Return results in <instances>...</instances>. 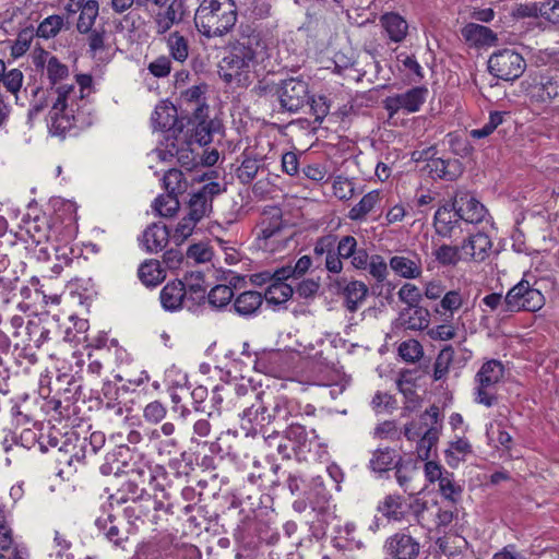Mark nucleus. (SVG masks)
Wrapping results in <instances>:
<instances>
[{
	"label": "nucleus",
	"mask_w": 559,
	"mask_h": 559,
	"mask_svg": "<svg viewBox=\"0 0 559 559\" xmlns=\"http://www.w3.org/2000/svg\"><path fill=\"white\" fill-rule=\"evenodd\" d=\"M269 57L265 39L260 33L252 32L230 45L227 55L218 64L219 78L227 84L248 86L251 83V74Z\"/></svg>",
	"instance_id": "obj_1"
},
{
	"label": "nucleus",
	"mask_w": 559,
	"mask_h": 559,
	"mask_svg": "<svg viewBox=\"0 0 559 559\" xmlns=\"http://www.w3.org/2000/svg\"><path fill=\"white\" fill-rule=\"evenodd\" d=\"M237 7L231 0H203L194 14L197 29L205 37H221L237 22Z\"/></svg>",
	"instance_id": "obj_2"
},
{
	"label": "nucleus",
	"mask_w": 559,
	"mask_h": 559,
	"mask_svg": "<svg viewBox=\"0 0 559 559\" xmlns=\"http://www.w3.org/2000/svg\"><path fill=\"white\" fill-rule=\"evenodd\" d=\"M57 98L49 111V130L53 135H63L73 127L79 110L80 93L74 84H62L56 88Z\"/></svg>",
	"instance_id": "obj_3"
},
{
	"label": "nucleus",
	"mask_w": 559,
	"mask_h": 559,
	"mask_svg": "<svg viewBox=\"0 0 559 559\" xmlns=\"http://www.w3.org/2000/svg\"><path fill=\"white\" fill-rule=\"evenodd\" d=\"M503 377L504 366L500 360L490 359L484 362L475 376V402L487 407L492 406L497 401L493 390Z\"/></svg>",
	"instance_id": "obj_4"
},
{
	"label": "nucleus",
	"mask_w": 559,
	"mask_h": 559,
	"mask_svg": "<svg viewBox=\"0 0 559 559\" xmlns=\"http://www.w3.org/2000/svg\"><path fill=\"white\" fill-rule=\"evenodd\" d=\"M545 305V297L528 281L522 280L504 296L503 313L531 311L535 312Z\"/></svg>",
	"instance_id": "obj_5"
},
{
	"label": "nucleus",
	"mask_w": 559,
	"mask_h": 559,
	"mask_svg": "<svg viewBox=\"0 0 559 559\" xmlns=\"http://www.w3.org/2000/svg\"><path fill=\"white\" fill-rule=\"evenodd\" d=\"M148 5L165 10L154 16L157 35L166 34L174 25L181 23L189 14L187 0H139V8Z\"/></svg>",
	"instance_id": "obj_6"
},
{
	"label": "nucleus",
	"mask_w": 559,
	"mask_h": 559,
	"mask_svg": "<svg viewBox=\"0 0 559 559\" xmlns=\"http://www.w3.org/2000/svg\"><path fill=\"white\" fill-rule=\"evenodd\" d=\"M255 402L245 408L241 415V427L247 430H254V426L263 427L276 419L286 420L287 408L283 400L276 399L269 407L263 404L258 395Z\"/></svg>",
	"instance_id": "obj_7"
},
{
	"label": "nucleus",
	"mask_w": 559,
	"mask_h": 559,
	"mask_svg": "<svg viewBox=\"0 0 559 559\" xmlns=\"http://www.w3.org/2000/svg\"><path fill=\"white\" fill-rule=\"evenodd\" d=\"M526 62L521 53L513 49H501L493 52L488 60L489 72L504 81H514L525 71Z\"/></svg>",
	"instance_id": "obj_8"
},
{
	"label": "nucleus",
	"mask_w": 559,
	"mask_h": 559,
	"mask_svg": "<svg viewBox=\"0 0 559 559\" xmlns=\"http://www.w3.org/2000/svg\"><path fill=\"white\" fill-rule=\"evenodd\" d=\"M427 510V501L415 498L407 501L400 495H388L382 502L378 506V511L389 521L400 522L409 513H413L416 521L419 523L420 516Z\"/></svg>",
	"instance_id": "obj_9"
},
{
	"label": "nucleus",
	"mask_w": 559,
	"mask_h": 559,
	"mask_svg": "<svg viewBox=\"0 0 559 559\" xmlns=\"http://www.w3.org/2000/svg\"><path fill=\"white\" fill-rule=\"evenodd\" d=\"M280 106L288 112H297L309 104L308 83L298 78L282 80L276 88Z\"/></svg>",
	"instance_id": "obj_10"
},
{
	"label": "nucleus",
	"mask_w": 559,
	"mask_h": 559,
	"mask_svg": "<svg viewBox=\"0 0 559 559\" xmlns=\"http://www.w3.org/2000/svg\"><path fill=\"white\" fill-rule=\"evenodd\" d=\"M428 96V88L425 86L412 87L405 93L388 96L383 100V107L393 117L397 111L416 112L420 109Z\"/></svg>",
	"instance_id": "obj_11"
},
{
	"label": "nucleus",
	"mask_w": 559,
	"mask_h": 559,
	"mask_svg": "<svg viewBox=\"0 0 559 559\" xmlns=\"http://www.w3.org/2000/svg\"><path fill=\"white\" fill-rule=\"evenodd\" d=\"M452 210L456 217L469 224L483 222L488 214L487 209L474 195L464 192L455 197Z\"/></svg>",
	"instance_id": "obj_12"
},
{
	"label": "nucleus",
	"mask_w": 559,
	"mask_h": 559,
	"mask_svg": "<svg viewBox=\"0 0 559 559\" xmlns=\"http://www.w3.org/2000/svg\"><path fill=\"white\" fill-rule=\"evenodd\" d=\"M389 266L397 276L406 280H416L423 274L421 257L413 250H404L392 255Z\"/></svg>",
	"instance_id": "obj_13"
},
{
	"label": "nucleus",
	"mask_w": 559,
	"mask_h": 559,
	"mask_svg": "<svg viewBox=\"0 0 559 559\" xmlns=\"http://www.w3.org/2000/svg\"><path fill=\"white\" fill-rule=\"evenodd\" d=\"M207 106H199L189 119V124L193 127V139L201 146H205L213 141V135L219 132V122L207 120Z\"/></svg>",
	"instance_id": "obj_14"
},
{
	"label": "nucleus",
	"mask_w": 559,
	"mask_h": 559,
	"mask_svg": "<svg viewBox=\"0 0 559 559\" xmlns=\"http://www.w3.org/2000/svg\"><path fill=\"white\" fill-rule=\"evenodd\" d=\"M285 442L288 444L289 459L295 456L298 461H306L313 440L308 437L304 426L292 424L285 430Z\"/></svg>",
	"instance_id": "obj_15"
},
{
	"label": "nucleus",
	"mask_w": 559,
	"mask_h": 559,
	"mask_svg": "<svg viewBox=\"0 0 559 559\" xmlns=\"http://www.w3.org/2000/svg\"><path fill=\"white\" fill-rule=\"evenodd\" d=\"M385 548L393 559H416L419 555V543L404 533L391 536L386 540Z\"/></svg>",
	"instance_id": "obj_16"
},
{
	"label": "nucleus",
	"mask_w": 559,
	"mask_h": 559,
	"mask_svg": "<svg viewBox=\"0 0 559 559\" xmlns=\"http://www.w3.org/2000/svg\"><path fill=\"white\" fill-rule=\"evenodd\" d=\"M162 307L167 311H177L185 307L187 299L186 284L180 280L168 282L159 294Z\"/></svg>",
	"instance_id": "obj_17"
},
{
	"label": "nucleus",
	"mask_w": 559,
	"mask_h": 559,
	"mask_svg": "<svg viewBox=\"0 0 559 559\" xmlns=\"http://www.w3.org/2000/svg\"><path fill=\"white\" fill-rule=\"evenodd\" d=\"M335 235H325L317 239L313 253L317 258L325 255V267L329 272L338 274L343 270V262L335 255Z\"/></svg>",
	"instance_id": "obj_18"
},
{
	"label": "nucleus",
	"mask_w": 559,
	"mask_h": 559,
	"mask_svg": "<svg viewBox=\"0 0 559 559\" xmlns=\"http://www.w3.org/2000/svg\"><path fill=\"white\" fill-rule=\"evenodd\" d=\"M399 320L406 330L420 331L428 328L430 312L427 308L419 306L405 307L401 310Z\"/></svg>",
	"instance_id": "obj_19"
},
{
	"label": "nucleus",
	"mask_w": 559,
	"mask_h": 559,
	"mask_svg": "<svg viewBox=\"0 0 559 559\" xmlns=\"http://www.w3.org/2000/svg\"><path fill=\"white\" fill-rule=\"evenodd\" d=\"M461 35L475 47L492 46L497 41V35L489 27L476 23L466 24L461 29Z\"/></svg>",
	"instance_id": "obj_20"
},
{
	"label": "nucleus",
	"mask_w": 559,
	"mask_h": 559,
	"mask_svg": "<svg viewBox=\"0 0 559 559\" xmlns=\"http://www.w3.org/2000/svg\"><path fill=\"white\" fill-rule=\"evenodd\" d=\"M169 239V231L166 225L153 223L142 235V245L147 252H158L166 247Z\"/></svg>",
	"instance_id": "obj_21"
},
{
	"label": "nucleus",
	"mask_w": 559,
	"mask_h": 559,
	"mask_svg": "<svg viewBox=\"0 0 559 559\" xmlns=\"http://www.w3.org/2000/svg\"><path fill=\"white\" fill-rule=\"evenodd\" d=\"M491 246L492 243L488 235L477 233L468 237V239L461 245V250L464 257H469L475 261H484Z\"/></svg>",
	"instance_id": "obj_22"
},
{
	"label": "nucleus",
	"mask_w": 559,
	"mask_h": 559,
	"mask_svg": "<svg viewBox=\"0 0 559 559\" xmlns=\"http://www.w3.org/2000/svg\"><path fill=\"white\" fill-rule=\"evenodd\" d=\"M427 168L433 178L448 181L455 180L461 176L463 168L457 159L432 158L428 162Z\"/></svg>",
	"instance_id": "obj_23"
},
{
	"label": "nucleus",
	"mask_w": 559,
	"mask_h": 559,
	"mask_svg": "<svg viewBox=\"0 0 559 559\" xmlns=\"http://www.w3.org/2000/svg\"><path fill=\"white\" fill-rule=\"evenodd\" d=\"M263 302L262 294L255 290H248L235 297L231 309L240 317L254 316Z\"/></svg>",
	"instance_id": "obj_24"
},
{
	"label": "nucleus",
	"mask_w": 559,
	"mask_h": 559,
	"mask_svg": "<svg viewBox=\"0 0 559 559\" xmlns=\"http://www.w3.org/2000/svg\"><path fill=\"white\" fill-rule=\"evenodd\" d=\"M50 330L45 325L40 318L28 320L25 326L22 343L25 346L34 345L40 348L49 340Z\"/></svg>",
	"instance_id": "obj_25"
},
{
	"label": "nucleus",
	"mask_w": 559,
	"mask_h": 559,
	"mask_svg": "<svg viewBox=\"0 0 559 559\" xmlns=\"http://www.w3.org/2000/svg\"><path fill=\"white\" fill-rule=\"evenodd\" d=\"M275 281L271 283L263 295V299L269 305L280 306L289 300L294 294L292 285L285 283L286 280H277V270L274 272Z\"/></svg>",
	"instance_id": "obj_26"
},
{
	"label": "nucleus",
	"mask_w": 559,
	"mask_h": 559,
	"mask_svg": "<svg viewBox=\"0 0 559 559\" xmlns=\"http://www.w3.org/2000/svg\"><path fill=\"white\" fill-rule=\"evenodd\" d=\"M395 478L399 486L404 492L413 496L415 488L412 486L415 476L417 475L416 465L412 461H403L401 456L394 464Z\"/></svg>",
	"instance_id": "obj_27"
},
{
	"label": "nucleus",
	"mask_w": 559,
	"mask_h": 559,
	"mask_svg": "<svg viewBox=\"0 0 559 559\" xmlns=\"http://www.w3.org/2000/svg\"><path fill=\"white\" fill-rule=\"evenodd\" d=\"M46 64L47 75L51 84L56 85L58 82L69 76V68L62 63L56 56H51L49 52L43 50L38 57L36 66Z\"/></svg>",
	"instance_id": "obj_28"
},
{
	"label": "nucleus",
	"mask_w": 559,
	"mask_h": 559,
	"mask_svg": "<svg viewBox=\"0 0 559 559\" xmlns=\"http://www.w3.org/2000/svg\"><path fill=\"white\" fill-rule=\"evenodd\" d=\"M368 286L361 281H350L344 288L345 307L349 312L357 311L368 296Z\"/></svg>",
	"instance_id": "obj_29"
},
{
	"label": "nucleus",
	"mask_w": 559,
	"mask_h": 559,
	"mask_svg": "<svg viewBox=\"0 0 559 559\" xmlns=\"http://www.w3.org/2000/svg\"><path fill=\"white\" fill-rule=\"evenodd\" d=\"M380 22L391 40L400 43L405 38L408 24L397 13H385L381 16Z\"/></svg>",
	"instance_id": "obj_30"
},
{
	"label": "nucleus",
	"mask_w": 559,
	"mask_h": 559,
	"mask_svg": "<svg viewBox=\"0 0 559 559\" xmlns=\"http://www.w3.org/2000/svg\"><path fill=\"white\" fill-rule=\"evenodd\" d=\"M138 275H139L140 281L145 286L154 287V286H157L158 284H160L165 280L166 272L160 266L159 261L151 259V260L143 262L140 265V267L138 270Z\"/></svg>",
	"instance_id": "obj_31"
},
{
	"label": "nucleus",
	"mask_w": 559,
	"mask_h": 559,
	"mask_svg": "<svg viewBox=\"0 0 559 559\" xmlns=\"http://www.w3.org/2000/svg\"><path fill=\"white\" fill-rule=\"evenodd\" d=\"M455 216V213L452 214V209L440 207L435 214L436 233L443 238H451L459 227V219H453Z\"/></svg>",
	"instance_id": "obj_32"
},
{
	"label": "nucleus",
	"mask_w": 559,
	"mask_h": 559,
	"mask_svg": "<svg viewBox=\"0 0 559 559\" xmlns=\"http://www.w3.org/2000/svg\"><path fill=\"white\" fill-rule=\"evenodd\" d=\"M103 416L108 424L116 427L120 424H127L131 416V409L120 402L106 401L103 405Z\"/></svg>",
	"instance_id": "obj_33"
},
{
	"label": "nucleus",
	"mask_w": 559,
	"mask_h": 559,
	"mask_svg": "<svg viewBox=\"0 0 559 559\" xmlns=\"http://www.w3.org/2000/svg\"><path fill=\"white\" fill-rule=\"evenodd\" d=\"M99 13V3L97 0H87L80 10L76 23V29L81 34H87L93 29L95 21Z\"/></svg>",
	"instance_id": "obj_34"
},
{
	"label": "nucleus",
	"mask_w": 559,
	"mask_h": 559,
	"mask_svg": "<svg viewBox=\"0 0 559 559\" xmlns=\"http://www.w3.org/2000/svg\"><path fill=\"white\" fill-rule=\"evenodd\" d=\"M472 453V445L465 438H457L449 443L445 450V461L449 466L456 467L461 461Z\"/></svg>",
	"instance_id": "obj_35"
},
{
	"label": "nucleus",
	"mask_w": 559,
	"mask_h": 559,
	"mask_svg": "<svg viewBox=\"0 0 559 559\" xmlns=\"http://www.w3.org/2000/svg\"><path fill=\"white\" fill-rule=\"evenodd\" d=\"M379 201L380 192L378 190L368 192L356 205L350 209L348 217L352 221H364L366 216L374 209Z\"/></svg>",
	"instance_id": "obj_36"
},
{
	"label": "nucleus",
	"mask_w": 559,
	"mask_h": 559,
	"mask_svg": "<svg viewBox=\"0 0 559 559\" xmlns=\"http://www.w3.org/2000/svg\"><path fill=\"white\" fill-rule=\"evenodd\" d=\"M440 435V427L433 426L425 430L420 439L417 441L416 452L421 461H427L430 457L431 449L436 447Z\"/></svg>",
	"instance_id": "obj_37"
},
{
	"label": "nucleus",
	"mask_w": 559,
	"mask_h": 559,
	"mask_svg": "<svg viewBox=\"0 0 559 559\" xmlns=\"http://www.w3.org/2000/svg\"><path fill=\"white\" fill-rule=\"evenodd\" d=\"M177 110L173 106L158 105L152 114V123L155 129L170 130L176 122Z\"/></svg>",
	"instance_id": "obj_38"
},
{
	"label": "nucleus",
	"mask_w": 559,
	"mask_h": 559,
	"mask_svg": "<svg viewBox=\"0 0 559 559\" xmlns=\"http://www.w3.org/2000/svg\"><path fill=\"white\" fill-rule=\"evenodd\" d=\"M167 47L171 58L180 63L185 62L189 56L188 39L179 32L169 34L166 39Z\"/></svg>",
	"instance_id": "obj_39"
},
{
	"label": "nucleus",
	"mask_w": 559,
	"mask_h": 559,
	"mask_svg": "<svg viewBox=\"0 0 559 559\" xmlns=\"http://www.w3.org/2000/svg\"><path fill=\"white\" fill-rule=\"evenodd\" d=\"M454 348L451 345L444 346L438 354L433 364V379L436 381L445 379L454 360Z\"/></svg>",
	"instance_id": "obj_40"
},
{
	"label": "nucleus",
	"mask_w": 559,
	"mask_h": 559,
	"mask_svg": "<svg viewBox=\"0 0 559 559\" xmlns=\"http://www.w3.org/2000/svg\"><path fill=\"white\" fill-rule=\"evenodd\" d=\"M258 228V238L265 241L281 233L282 217L280 210L275 209L272 216H263Z\"/></svg>",
	"instance_id": "obj_41"
},
{
	"label": "nucleus",
	"mask_w": 559,
	"mask_h": 559,
	"mask_svg": "<svg viewBox=\"0 0 559 559\" xmlns=\"http://www.w3.org/2000/svg\"><path fill=\"white\" fill-rule=\"evenodd\" d=\"M235 294L230 286L226 284H217L211 288L207 294V301L212 308L223 309L229 306Z\"/></svg>",
	"instance_id": "obj_42"
},
{
	"label": "nucleus",
	"mask_w": 559,
	"mask_h": 559,
	"mask_svg": "<svg viewBox=\"0 0 559 559\" xmlns=\"http://www.w3.org/2000/svg\"><path fill=\"white\" fill-rule=\"evenodd\" d=\"M396 451L391 448L377 449L370 459V467L373 472L382 473L391 468L395 464Z\"/></svg>",
	"instance_id": "obj_43"
},
{
	"label": "nucleus",
	"mask_w": 559,
	"mask_h": 559,
	"mask_svg": "<svg viewBox=\"0 0 559 559\" xmlns=\"http://www.w3.org/2000/svg\"><path fill=\"white\" fill-rule=\"evenodd\" d=\"M163 187L169 194H181L187 189V181L183 173L179 169L171 168L163 176Z\"/></svg>",
	"instance_id": "obj_44"
},
{
	"label": "nucleus",
	"mask_w": 559,
	"mask_h": 559,
	"mask_svg": "<svg viewBox=\"0 0 559 559\" xmlns=\"http://www.w3.org/2000/svg\"><path fill=\"white\" fill-rule=\"evenodd\" d=\"M461 246L441 245L433 249L432 255L442 266H455L461 260Z\"/></svg>",
	"instance_id": "obj_45"
},
{
	"label": "nucleus",
	"mask_w": 559,
	"mask_h": 559,
	"mask_svg": "<svg viewBox=\"0 0 559 559\" xmlns=\"http://www.w3.org/2000/svg\"><path fill=\"white\" fill-rule=\"evenodd\" d=\"M441 496L452 503H456L462 497V487L455 481L453 473L448 472L439 481Z\"/></svg>",
	"instance_id": "obj_46"
},
{
	"label": "nucleus",
	"mask_w": 559,
	"mask_h": 559,
	"mask_svg": "<svg viewBox=\"0 0 559 559\" xmlns=\"http://www.w3.org/2000/svg\"><path fill=\"white\" fill-rule=\"evenodd\" d=\"M63 24L64 20L61 15H50L40 22L37 27L36 35L45 39L53 38L61 31Z\"/></svg>",
	"instance_id": "obj_47"
},
{
	"label": "nucleus",
	"mask_w": 559,
	"mask_h": 559,
	"mask_svg": "<svg viewBox=\"0 0 559 559\" xmlns=\"http://www.w3.org/2000/svg\"><path fill=\"white\" fill-rule=\"evenodd\" d=\"M188 209L187 214L200 222L211 212L212 203L211 200L205 199L202 194L193 193L190 198Z\"/></svg>",
	"instance_id": "obj_48"
},
{
	"label": "nucleus",
	"mask_w": 559,
	"mask_h": 559,
	"mask_svg": "<svg viewBox=\"0 0 559 559\" xmlns=\"http://www.w3.org/2000/svg\"><path fill=\"white\" fill-rule=\"evenodd\" d=\"M261 162L257 158L246 157L236 170V176L241 183H250L258 175Z\"/></svg>",
	"instance_id": "obj_49"
},
{
	"label": "nucleus",
	"mask_w": 559,
	"mask_h": 559,
	"mask_svg": "<svg viewBox=\"0 0 559 559\" xmlns=\"http://www.w3.org/2000/svg\"><path fill=\"white\" fill-rule=\"evenodd\" d=\"M312 260L309 255L300 257L295 266H285L277 269V280H288L292 276H302L311 266Z\"/></svg>",
	"instance_id": "obj_50"
},
{
	"label": "nucleus",
	"mask_w": 559,
	"mask_h": 559,
	"mask_svg": "<svg viewBox=\"0 0 559 559\" xmlns=\"http://www.w3.org/2000/svg\"><path fill=\"white\" fill-rule=\"evenodd\" d=\"M178 195L175 194H165L159 195L154 201V210L160 215V216H173L179 209V201Z\"/></svg>",
	"instance_id": "obj_51"
},
{
	"label": "nucleus",
	"mask_w": 559,
	"mask_h": 559,
	"mask_svg": "<svg viewBox=\"0 0 559 559\" xmlns=\"http://www.w3.org/2000/svg\"><path fill=\"white\" fill-rule=\"evenodd\" d=\"M20 280L14 272L4 271L0 273V298L8 304L11 295L17 289Z\"/></svg>",
	"instance_id": "obj_52"
},
{
	"label": "nucleus",
	"mask_w": 559,
	"mask_h": 559,
	"mask_svg": "<svg viewBox=\"0 0 559 559\" xmlns=\"http://www.w3.org/2000/svg\"><path fill=\"white\" fill-rule=\"evenodd\" d=\"M264 442L270 450H274L282 459L289 460L288 444L285 442V431H273L264 437Z\"/></svg>",
	"instance_id": "obj_53"
},
{
	"label": "nucleus",
	"mask_w": 559,
	"mask_h": 559,
	"mask_svg": "<svg viewBox=\"0 0 559 559\" xmlns=\"http://www.w3.org/2000/svg\"><path fill=\"white\" fill-rule=\"evenodd\" d=\"M199 222L191 217L189 214L183 216L177 224L173 234V239L177 245L182 243L189 236L192 235Z\"/></svg>",
	"instance_id": "obj_54"
},
{
	"label": "nucleus",
	"mask_w": 559,
	"mask_h": 559,
	"mask_svg": "<svg viewBox=\"0 0 559 559\" xmlns=\"http://www.w3.org/2000/svg\"><path fill=\"white\" fill-rule=\"evenodd\" d=\"M389 263L385 262L383 257L373 254L370 257V262L367 265L369 274L379 283L386 280L389 275Z\"/></svg>",
	"instance_id": "obj_55"
},
{
	"label": "nucleus",
	"mask_w": 559,
	"mask_h": 559,
	"mask_svg": "<svg viewBox=\"0 0 559 559\" xmlns=\"http://www.w3.org/2000/svg\"><path fill=\"white\" fill-rule=\"evenodd\" d=\"M400 301L406 305V307L419 306L421 300L420 289L412 283H404L397 292Z\"/></svg>",
	"instance_id": "obj_56"
},
{
	"label": "nucleus",
	"mask_w": 559,
	"mask_h": 559,
	"mask_svg": "<svg viewBox=\"0 0 559 559\" xmlns=\"http://www.w3.org/2000/svg\"><path fill=\"white\" fill-rule=\"evenodd\" d=\"M399 354L405 361L415 362L423 356V347L417 341L409 340L400 345Z\"/></svg>",
	"instance_id": "obj_57"
},
{
	"label": "nucleus",
	"mask_w": 559,
	"mask_h": 559,
	"mask_svg": "<svg viewBox=\"0 0 559 559\" xmlns=\"http://www.w3.org/2000/svg\"><path fill=\"white\" fill-rule=\"evenodd\" d=\"M167 408L159 402L153 401L143 409V417L150 424H158L166 417Z\"/></svg>",
	"instance_id": "obj_58"
},
{
	"label": "nucleus",
	"mask_w": 559,
	"mask_h": 559,
	"mask_svg": "<svg viewBox=\"0 0 559 559\" xmlns=\"http://www.w3.org/2000/svg\"><path fill=\"white\" fill-rule=\"evenodd\" d=\"M544 7L545 2L521 3L514 9L513 15L518 19L543 16Z\"/></svg>",
	"instance_id": "obj_59"
},
{
	"label": "nucleus",
	"mask_w": 559,
	"mask_h": 559,
	"mask_svg": "<svg viewBox=\"0 0 559 559\" xmlns=\"http://www.w3.org/2000/svg\"><path fill=\"white\" fill-rule=\"evenodd\" d=\"M355 192L354 182L344 177H336L333 182V194L340 200H349Z\"/></svg>",
	"instance_id": "obj_60"
},
{
	"label": "nucleus",
	"mask_w": 559,
	"mask_h": 559,
	"mask_svg": "<svg viewBox=\"0 0 559 559\" xmlns=\"http://www.w3.org/2000/svg\"><path fill=\"white\" fill-rule=\"evenodd\" d=\"M23 80V72L20 69H12L5 71L2 83L8 92L16 96L22 87Z\"/></svg>",
	"instance_id": "obj_61"
},
{
	"label": "nucleus",
	"mask_w": 559,
	"mask_h": 559,
	"mask_svg": "<svg viewBox=\"0 0 559 559\" xmlns=\"http://www.w3.org/2000/svg\"><path fill=\"white\" fill-rule=\"evenodd\" d=\"M463 296L459 289L444 292L443 297L440 301V306L445 311L453 313L459 310L463 305Z\"/></svg>",
	"instance_id": "obj_62"
},
{
	"label": "nucleus",
	"mask_w": 559,
	"mask_h": 559,
	"mask_svg": "<svg viewBox=\"0 0 559 559\" xmlns=\"http://www.w3.org/2000/svg\"><path fill=\"white\" fill-rule=\"evenodd\" d=\"M371 406L374 412L382 413L384 411L394 409L396 401L391 394L378 391L372 397Z\"/></svg>",
	"instance_id": "obj_63"
},
{
	"label": "nucleus",
	"mask_w": 559,
	"mask_h": 559,
	"mask_svg": "<svg viewBox=\"0 0 559 559\" xmlns=\"http://www.w3.org/2000/svg\"><path fill=\"white\" fill-rule=\"evenodd\" d=\"M537 96L542 102L559 100V83L554 79H548L542 83Z\"/></svg>",
	"instance_id": "obj_64"
}]
</instances>
